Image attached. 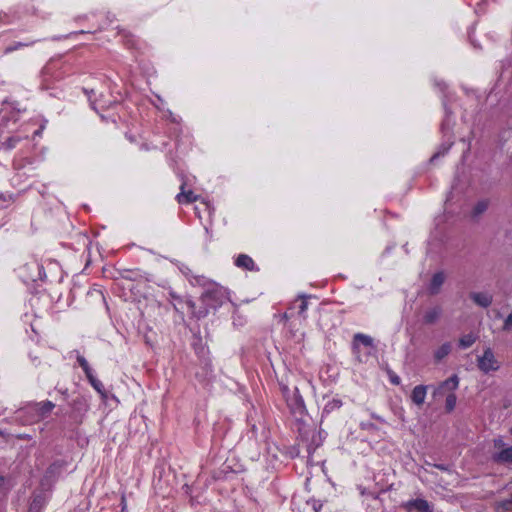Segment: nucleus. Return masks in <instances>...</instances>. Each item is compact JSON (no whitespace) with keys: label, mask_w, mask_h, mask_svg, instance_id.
Segmentation results:
<instances>
[{"label":"nucleus","mask_w":512,"mask_h":512,"mask_svg":"<svg viewBox=\"0 0 512 512\" xmlns=\"http://www.w3.org/2000/svg\"><path fill=\"white\" fill-rule=\"evenodd\" d=\"M485 353H488V352H491L490 348H487L486 350H484Z\"/></svg>","instance_id":"c03bdc74"},{"label":"nucleus","mask_w":512,"mask_h":512,"mask_svg":"<svg viewBox=\"0 0 512 512\" xmlns=\"http://www.w3.org/2000/svg\"><path fill=\"white\" fill-rule=\"evenodd\" d=\"M478 367L484 373L496 371L500 367V362L495 358V354H482L477 359Z\"/></svg>","instance_id":"20e7f679"},{"label":"nucleus","mask_w":512,"mask_h":512,"mask_svg":"<svg viewBox=\"0 0 512 512\" xmlns=\"http://www.w3.org/2000/svg\"><path fill=\"white\" fill-rule=\"evenodd\" d=\"M39 298H31V302L33 303L34 301H38Z\"/></svg>","instance_id":"37998d69"},{"label":"nucleus","mask_w":512,"mask_h":512,"mask_svg":"<svg viewBox=\"0 0 512 512\" xmlns=\"http://www.w3.org/2000/svg\"><path fill=\"white\" fill-rule=\"evenodd\" d=\"M35 42H36V41H32V42H30V43L16 42V43H14V44H13V45H11V46L6 47V49H5V53L13 52V51H15V50H17V49H19V48H21V47H25V46L32 45V44H34Z\"/></svg>","instance_id":"393cba45"},{"label":"nucleus","mask_w":512,"mask_h":512,"mask_svg":"<svg viewBox=\"0 0 512 512\" xmlns=\"http://www.w3.org/2000/svg\"><path fill=\"white\" fill-rule=\"evenodd\" d=\"M83 91L84 93L88 96L89 100H90V103H91V107L95 110V111H98V108L104 110V109H107L109 107H111L112 105H118V102L116 101H103L102 99H98V100H95V101H92V95H94V90L91 89H87V88H83Z\"/></svg>","instance_id":"ddd939ff"},{"label":"nucleus","mask_w":512,"mask_h":512,"mask_svg":"<svg viewBox=\"0 0 512 512\" xmlns=\"http://www.w3.org/2000/svg\"><path fill=\"white\" fill-rule=\"evenodd\" d=\"M498 507L502 508L505 511H511L512 510V498L500 502L498 504Z\"/></svg>","instance_id":"7c9ffc66"},{"label":"nucleus","mask_w":512,"mask_h":512,"mask_svg":"<svg viewBox=\"0 0 512 512\" xmlns=\"http://www.w3.org/2000/svg\"><path fill=\"white\" fill-rule=\"evenodd\" d=\"M470 299L482 308H488L493 302V296L486 292H471Z\"/></svg>","instance_id":"1a4fd4ad"},{"label":"nucleus","mask_w":512,"mask_h":512,"mask_svg":"<svg viewBox=\"0 0 512 512\" xmlns=\"http://www.w3.org/2000/svg\"><path fill=\"white\" fill-rule=\"evenodd\" d=\"M445 282V275L442 271H439L437 273H435L432 278H431V281L429 283V286H428V292L430 295H437L440 290H441V287L442 285L444 284Z\"/></svg>","instance_id":"9b49d317"},{"label":"nucleus","mask_w":512,"mask_h":512,"mask_svg":"<svg viewBox=\"0 0 512 512\" xmlns=\"http://www.w3.org/2000/svg\"><path fill=\"white\" fill-rule=\"evenodd\" d=\"M19 141V139L17 138H14V137H9L4 143L3 145L5 146L6 149H12L16 146V143Z\"/></svg>","instance_id":"c756f323"},{"label":"nucleus","mask_w":512,"mask_h":512,"mask_svg":"<svg viewBox=\"0 0 512 512\" xmlns=\"http://www.w3.org/2000/svg\"><path fill=\"white\" fill-rule=\"evenodd\" d=\"M5 478L3 476H0V486L4 483Z\"/></svg>","instance_id":"ea45409f"},{"label":"nucleus","mask_w":512,"mask_h":512,"mask_svg":"<svg viewBox=\"0 0 512 512\" xmlns=\"http://www.w3.org/2000/svg\"><path fill=\"white\" fill-rule=\"evenodd\" d=\"M385 370H386L387 374L389 375L390 381L394 385H399L400 384V378L387 365L385 367Z\"/></svg>","instance_id":"cd10ccee"},{"label":"nucleus","mask_w":512,"mask_h":512,"mask_svg":"<svg viewBox=\"0 0 512 512\" xmlns=\"http://www.w3.org/2000/svg\"><path fill=\"white\" fill-rule=\"evenodd\" d=\"M427 392V386L424 385H418L416 386L411 394V400L414 404L417 406H420L424 403L425 396Z\"/></svg>","instance_id":"2eb2a0df"},{"label":"nucleus","mask_w":512,"mask_h":512,"mask_svg":"<svg viewBox=\"0 0 512 512\" xmlns=\"http://www.w3.org/2000/svg\"><path fill=\"white\" fill-rule=\"evenodd\" d=\"M123 38H124V44H125L128 48H130V49H132V48H136V46H137V41H136L135 37H134L132 34H130V33H124V34H123Z\"/></svg>","instance_id":"5701e85b"},{"label":"nucleus","mask_w":512,"mask_h":512,"mask_svg":"<svg viewBox=\"0 0 512 512\" xmlns=\"http://www.w3.org/2000/svg\"><path fill=\"white\" fill-rule=\"evenodd\" d=\"M38 270H39V275H40V278L43 280L44 278L42 277L41 275V270H42V267L41 266H38Z\"/></svg>","instance_id":"58836bf2"},{"label":"nucleus","mask_w":512,"mask_h":512,"mask_svg":"<svg viewBox=\"0 0 512 512\" xmlns=\"http://www.w3.org/2000/svg\"><path fill=\"white\" fill-rule=\"evenodd\" d=\"M304 334L298 331H289V335H287V345L284 349H290V350H301L302 346L301 343L303 341Z\"/></svg>","instance_id":"9d476101"},{"label":"nucleus","mask_w":512,"mask_h":512,"mask_svg":"<svg viewBox=\"0 0 512 512\" xmlns=\"http://www.w3.org/2000/svg\"><path fill=\"white\" fill-rule=\"evenodd\" d=\"M363 346L366 350H376V346L374 345V339L363 333H356L353 336L352 340V350H359Z\"/></svg>","instance_id":"423d86ee"},{"label":"nucleus","mask_w":512,"mask_h":512,"mask_svg":"<svg viewBox=\"0 0 512 512\" xmlns=\"http://www.w3.org/2000/svg\"><path fill=\"white\" fill-rule=\"evenodd\" d=\"M409 512H431L430 506L426 500L416 499L408 503Z\"/></svg>","instance_id":"dca6fc26"},{"label":"nucleus","mask_w":512,"mask_h":512,"mask_svg":"<svg viewBox=\"0 0 512 512\" xmlns=\"http://www.w3.org/2000/svg\"><path fill=\"white\" fill-rule=\"evenodd\" d=\"M503 330H505V331L512 330V312L504 320Z\"/></svg>","instance_id":"2f4dec72"},{"label":"nucleus","mask_w":512,"mask_h":512,"mask_svg":"<svg viewBox=\"0 0 512 512\" xmlns=\"http://www.w3.org/2000/svg\"><path fill=\"white\" fill-rule=\"evenodd\" d=\"M441 314H442L441 307L435 306V307L430 308L427 311H425V313L423 314L422 321L426 325H433L439 320Z\"/></svg>","instance_id":"4468645a"},{"label":"nucleus","mask_w":512,"mask_h":512,"mask_svg":"<svg viewBox=\"0 0 512 512\" xmlns=\"http://www.w3.org/2000/svg\"><path fill=\"white\" fill-rule=\"evenodd\" d=\"M3 435H4V433L0 430V436H3Z\"/></svg>","instance_id":"a18cd8bd"},{"label":"nucleus","mask_w":512,"mask_h":512,"mask_svg":"<svg viewBox=\"0 0 512 512\" xmlns=\"http://www.w3.org/2000/svg\"><path fill=\"white\" fill-rule=\"evenodd\" d=\"M448 149H449V147H448V148H444V149H443V151H439V152L435 153V154L431 157L430 161H431V162H433V161H435L437 158H439L440 156H443V155L447 152V150H448Z\"/></svg>","instance_id":"f704fd0d"},{"label":"nucleus","mask_w":512,"mask_h":512,"mask_svg":"<svg viewBox=\"0 0 512 512\" xmlns=\"http://www.w3.org/2000/svg\"><path fill=\"white\" fill-rule=\"evenodd\" d=\"M458 384L459 378L454 374L439 384V386L434 390V396H442L446 390L454 391L458 387Z\"/></svg>","instance_id":"6e6552de"},{"label":"nucleus","mask_w":512,"mask_h":512,"mask_svg":"<svg viewBox=\"0 0 512 512\" xmlns=\"http://www.w3.org/2000/svg\"><path fill=\"white\" fill-rule=\"evenodd\" d=\"M456 348V342L447 341L443 343L437 352H452Z\"/></svg>","instance_id":"a878e982"},{"label":"nucleus","mask_w":512,"mask_h":512,"mask_svg":"<svg viewBox=\"0 0 512 512\" xmlns=\"http://www.w3.org/2000/svg\"><path fill=\"white\" fill-rule=\"evenodd\" d=\"M43 505V498L37 496L34 498L33 502L30 504L29 512H39Z\"/></svg>","instance_id":"b1692460"},{"label":"nucleus","mask_w":512,"mask_h":512,"mask_svg":"<svg viewBox=\"0 0 512 512\" xmlns=\"http://www.w3.org/2000/svg\"><path fill=\"white\" fill-rule=\"evenodd\" d=\"M201 296L202 302H204L206 306H209V308L213 311L221 307L223 303L228 300L227 290L216 283L208 285Z\"/></svg>","instance_id":"f03ea898"},{"label":"nucleus","mask_w":512,"mask_h":512,"mask_svg":"<svg viewBox=\"0 0 512 512\" xmlns=\"http://www.w3.org/2000/svg\"><path fill=\"white\" fill-rule=\"evenodd\" d=\"M445 354H437V360H441Z\"/></svg>","instance_id":"4c0bfd02"},{"label":"nucleus","mask_w":512,"mask_h":512,"mask_svg":"<svg viewBox=\"0 0 512 512\" xmlns=\"http://www.w3.org/2000/svg\"><path fill=\"white\" fill-rule=\"evenodd\" d=\"M121 504H122V512H123L126 509V498H125L124 494L121 497Z\"/></svg>","instance_id":"e433bc0d"},{"label":"nucleus","mask_w":512,"mask_h":512,"mask_svg":"<svg viewBox=\"0 0 512 512\" xmlns=\"http://www.w3.org/2000/svg\"><path fill=\"white\" fill-rule=\"evenodd\" d=\"M307 307H308V303H307V297L305 296H302L301 297V302L299 304V307H298V313L299 315H304V313L306 312L307 310Z\"/></svg>","instance_id":"c85d7f7f"},{"label":"nucleus","mask_w":512,"mask_h":512,"mask_svg":"<svg viewBox=\"0 0 512 512\" xmlns=\"http://www.w3.org/2000/svg\"><path fill=\"white\" fill-rule=\"evenodd\" d=\"M511 434H512V427H511V430H510Z\"/></svg>","instance_id":"49530a36"},{"label":"nucleus","mask_w":512,"mask_h":512,"mask_svg":"<svg viewBox=\"0 0 512 512\" xmlns=\"http://www.w3.org/2000/svg\"><path fill=\"white\" fill-rule=\"evenodd\" d=\"M186 185V181L183 180L180 186V193L176 196V200L179 204H190L198 200L199 196L192 190H186Z\"/></svg>","instance_id":"0eeeda50"},{"label":"nucleus","mask_w":512,"mask_h":512,"mask_svg":"<svg viewBox=\"0 0 512 512\" xmlns=\"http://www.w3.org/2000/svg\"><path fill=\"white\" fill-rule=\"evenodd\" d=\"M77 361L80 364V366L83 368L86 376L92 373L91 369L88 365V362L86 361V359L84 357L78 356Z\"/></svg>","instance_id":"bb28decb"},{"label":"nucleus","mask_w":512,"mask_h":512,"mask_svg":"<svg viewBox=\"0 0 512 512\" xmlns=\"http://www.w3.org/2000/svg\"><path fill=\"white\" fill-rule=\"evenodd\" d=\"M192 331V335L189 340L190 348L195 352H203L205 349H209L208 342L209 337L208 334L204 336L200 333V331Z\"/></svg>","instance_id":"39448f33"},{"label":"nucleus","mask_w":512,"mask_h":512,"mask_svg":"<svg viewBox=\"0 0 512 512\" xmlns=\"http://www.w3.org/2000/svg\"><path fill=\"white\" fill-rule=\"evenodd\" d=\"M62 467V462H55L52 465H50V467L46 471V474L42 481V485H44V481H48L50 478H55L59 474Z\"/></svg>","instance_id":"6ab92c4d"},{"label":"nucleus","mask_w":512,"mask_h":512,"mask_svg":"<svg viewBox=\"0 0 512 512\" xmlns=\"http://www.w3.org/2000/svg\"><path fill=\"white\" fill-rule=\"evenodd\" d=\"M502 443V440L495 441L496 445H500Z\"/></svg>","instance_id":"a19ab883"},{"label":"nucleus","mask_w":512,"mask_h":512,"mask_svg":"<svg viewBox=\"0 0 512 512\" xmlns=\"http://www.w3.org/2000/svg\"><path fill=\"white\" fill-rule=\"evenodd\" d=\"M488 208V202L485 200L477 202V204L474 206L472 214L474 217H477L484 213Z\"/></svg>","instance_id":"412c9836"},{"label":"nucleus","mask_w":512,"mask_h":512,"mask_svg":"<svg viewBox=\"0 0 512 512\" xmlns=\"http://www.w3.org/2000/svg\"><path fill=\"white\" fill-rule=\"evenodd\" d=\"M235 265L238 268L248 270V271H258V267H256L254 260L247 254H239L235 259Z\"/></svg>","instance_id":"f8f14e48"},{"label":"nucleus","mask_w":512,"mask_h":512,"mask_svg":"<svg viewBox=\"0 0 512 512\" xmlns=\"http://www.w3.org/2000/svg\"><path fill=\"white\" fill-rule=\"evenodd\" d=\"M476 339L477 336L473 333L465 334L456 342V348L461 350L468 349L475 343Z\"/></svg>","instance_id":"f3484780"},{"label":"nucleus","mask_w":512,"mask_h":512,"mask_svg":"<svg viewBox=\"0 0 512 512\" xmlns=\"http://www.w3.org/2000/svg\"><path fill=\"white\" fill-rule=\"evenodd\" d=\"M436 467L439 469H443V470L445 469L444 466H442V465H436Z\"/></svg>","instance_id":"79ce46f5"},{"label":"nucleus","mask_w":512,"mask_h":512,"mask_svg":"<svg viewBox=\"0 0 512 512\" xmlns=\"http://www.w3.org/2000/svg\"><path fill=\"white\" fill-rule=\"evenodd\" d=\"M0 200L6 202V201H12L13 200V194L11 193H0Z\"/></svg>","instance_id":"72a5a7b5"},{"label":"nucleus","mask_w":512,"mask_h":512,"mask_svg":"<svg viewBox=\"0 0 512 512\" xmlns=\"http://www.w3.org/2000/svg\"><path fill=\"white\" fill-rule=\"evenodd\" d=\"M493 461L497 463H512V446L495 454L493 456Z\"/></svg>","instance_id":"a211bd4d"},{"label":"nucleus","mask_w":512,"mask_h":512,"mask_svg":"<svg viewBox=\"0 0 512 512\" xmlns=\"http://www.w3.org/2000/svg\"><path fill=\"white\" fill-rule=\"evenodd\" d=\"M271 364L275 368V372L278 374L282 393L291 411L293 413L298 412L302 414L305 410V405L301 395L299 394L298 388L292 387V389H290L288 385L284 383V381H287L288 371L283 364L277 363L276 360H271Z\"/></svg>","instance_id":"f257e3e1"},{"label":"nucleus","mask_w":512,"mask_h":512,"mask_svg":"<svg viewBox=\"0 0 512 512\" xmlns=\"http://www.w3.org/2000/svg\"><path fill=\"white\" fill-rule=\"evenodd\" d=\"M456 395L454 393H450L447 395L446 397V401H445V408L447 410V412H451L454 410L455 406H456Z\"/></svg>","instance_id":"4be33fe9"},{"label":"nucleus","mask_w":512,"mask_h":512,"mask_svg":"<svg viewBox=\"0 0 512 512\" xmlns=\"http://www.w3.org/2000/svg\"><path fill=\"white\" fill-rule=\"evenodd\" d=\"M342 405V402L340 400H333L328 406L327 408H330V409H334V408H339L341 407Z\"/></svg>","instance_id":"c9c22d12"},{"label":"nucleus","mask_w":512,"mask_h":512,"mask_svg":"<svg viewBox=\"0 0 512 512\" xmlns=\"http://www.w3.org/2000/svg\"><path fill=\"white\" fill-rule=\"evenodd\" d=\"M54 408V404L50 401L45 402L41 407V412L43 415L49 413Z\"/></svg>","instance_id":"473e14b6"},{"label":"nucleus","mask_w":512,"mask_h":512,"mask_svg":"<svg viewBox=\"0 0 512 512\" xmlns=\"http://www.w3.org/2000/svg\"><path fill=\"white\" fill-rule=\"evenodd\" d=\"M185 304L190 315L198 320L205 318L211 311L209 306H206L204 302H202V296H200L198 302H195L192 299H187Z\"/></svg>","instance_id":"7ed1b4c3"},{"label":"nucleus","mask_w":512,"mask_h":512,"mask_svg":"<svg viewBox=\"0 0 512 512\" xmlns=\"http://www.w3.org/2000/svg\"><path fill=\"white\" fill-rule=\"evenodd\" d=\"M91 383V385L101 394V396L105 399L107 397L106 391L103 389V385L100 381H98L93 374H89L86 376Z\"/></svg>","instance_id":"aec40b11"}]
</instances>
